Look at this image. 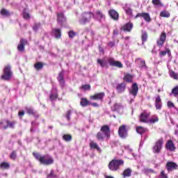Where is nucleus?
<instances>
[{
    "label": "nucleus",
    "mask_w": 178,
    "mask_h": 178,
    "mask_svg": "<svg viewBox=\"0 0 178 178\" xmlns=\"http://www.w3.org/2000/svg\"><path fill=\"white\" fill-rule=\"evenodd\" d=\"M33 155L34 158L41 163V165H46V166H48L49 165H52L54 163V158L52 156L45 154L43 156H41L40 153L37 152H33Z\"/></svg>",
    "instance_id": "f257e3e1"
},
{
    "label": "nucleus",
    "mask_w": 178,
    "mask_h": 178,
    "mask_svg": "<svg viewBox=\"0 0 178 178\" xmlns=\"http://www.w3.org/2000/svg\"><path fill=\"white\" fill-rule=\"evenodd\" d=\"M105 137L111 138V127L107 124L102 126L100 131L96 134L97 141H104Z\"/></svg>",
    "instance_id": "f03ea898"
},
{
    "label": "nucleus",
    "mask_w": 178,
    "mask_h": 178,
    "mask_svg": "<svg viewBox=\"0 0 178 178\" xmlns=\"http://www.w3.org/2000/svg\"><path fill=\"white\" fill-rule=\"evenodd\" d=\"M124 165V161L122 159H114L109 162L108 169H110L111 172H118V170H120V166H123Z\"/></svg>",
    "instance_id": "7ed1b4c3"
},
{
    "label": "nucleus",
    "mask_w": 178,
    "mask_h": 178,
    "mask_svg": "<svg viewBox=\"0 0 178 178\" xmlns=\"http://www.w3.org/2000/svg\"><path fill=\"white\" fill-rule=\"evenodd\" d=\"M13 76L12 66L10 65H6L3 70V74L1 76V79L3 80V81H10Z\"/></svg>",
    "instance_id": "20e7f679"
},
{
    "label": "nucleus",
    "mask_w": 178,
    "mask_h": 178,
    "mask_svg": "<svg viewBox=\"0 0 178 178\" xmlns=\"http://www.w3.org/2000/svg\"><path fill=\"white\" fill-rule=\"evenodd\" d=\"M118 136L120 138H127L129 136V127L126 124L121 125L118 129Z\"/></svg>",
    "instance_id": "39448f33"
},
{
    "label": "nucleus",
    "mask_w": 178,
    "mask_h": 178,
    "mask_svg": "<svg viewBox=\"0 0 178 178\" xmlns=\"http://www.w3.org/2000/svg\"><path fill=\"white\" fill-rule=\"evenodd\" d=\"M162 147H163V139L161 138L155 142V144L152 147L154 154H161Z\"/></svg>",
    "instance_id": "423d86ee"
},
{
    "label": "nucleus",
    "mask_w": 178,
    "mask_h": 178,
    "mask_svg": "<svg viewBox=\"0 0 178 178\" xmlns=\"http://www.w3.org/2000/svg\"><path fill=\"white\" fill-rule=\"evenodd\" d=\"M108 63L113 67H118V69L123 68V64L119 60H115V58L110 57L107 59Z\"/></svg>",
    "instance_id": "0eeeda50"
},
{
    "label": "nucleus",
    "mask_w": 178,
    "mask_h": 178,
    "mask_svg": "<svg viewBox=\"0 0 178 178\" xmlns=\"http://www.w3.org/2000/svg\"><path fill=\"white\" fill-rule=\"evenodd\" d=\"M166 42V32L163 31L159 36V38L156 40V44L157 47L159 48H162L163 47V44Z\"/></svg>",
    "instance_id": "6e6552de"
},
{
    "label": "nucleus",
    "mask_w": 178,
    "mask_h": 178,
    "mask_svg": "<svg viewBox=\"0 0 178 178\" xmlns=\"http://www.w3.org/2000/svg\"><path fill=\"white\" fill-rule=\"evenodd\" d=\"M165 169L169 173L170 172H173V170H177L178 165L175 162L168 161L165 164Z\"/></svg>",
    "instance_id": "1a4fd4ad"
},
{
    "label": "nucleus",
    "mask_w": 178,
    "mask_h": 178,
    "mask_svg": "<svg viewBox=\"0 0 178 178\" xmlns=\"http://www.w3.org/2000/svg\"><path fill=\"white\" fill-rule=\"evenodd\" d=\"M151 116V113H147L144 111L139 115V122L140 123H148V118Z\"/></svg>",
    "instance_id": "9d476101"
},
{
    "label": "nucleus",
    "mask_w": 178,
    "mask_h": 178,
    "mask_svg": "<svg viewBox=\"0 0 178 178\" xmlns=\"http://www.w3.org/2000/svg\"><path fill=\"white\" fill-rule=\"evenodd\" d=\"M105 97V92H102L96 93L93 95L90 96V99L92 101H102Z\"/></svg>",
    "instance_id": "9b49d317"
},
{
    "label": "nucleus",
    "mask_w": 178,
    "mask_h": 178,
    "mask_svg": "<svg viewBox=\"0 0 178 178\" xmlns=\"http://www.w3.org/2000/svg\"><path fill=\"white\" fill-rule=\"evenodd\" d=\"M138 17H143L147 23L151 22V16L148 13H139L135 16V19H138Z\"/></svg>",
    "instance_id": "f8f14e48"
},
{
    "label": "nucleus",
    "mask_w": 178,
    "mask_h": 178,
    "mask_svg": "<svg viewBox=\"0 0 178 178\" xmlns=\"http://www.w3.org/2000/svg\"><path fill=\"white\" fill-rule=\"evenodd\" d=\"M27 44H29V42L27 41V40L21 38L19 41V44L17 46L18 51L19 52H24V49H25L24 46L27 45Z\"/></svg>",
    "instance_id": "ddd939ff"
},
{
    "label": "nucleus",
    "mask_w": 178,
    "mask_h": 178,
    "mask_svg": "<svg viewBox=\"0 0 178 178\" xmlns=\"http://www.w3.org/2000/svg\"><path fill=\"white\" fill-rule=\"evenodd\" d=\"M165 149H168V151H171V152H174V151H176V146H175V143H173V140H169L167 141L165 145Z\"/></svg>",
    "instance_id": "4468645a"
},
{
    "label": "nucleus",
    "mask_w": 178,
    "mask_h": 178,
    "mask_svg": "<svg viewBox=\"0 0 178 178\" xmlns=\"http://www.w3.org/2000/svg\"><path fill=\"white\" fill-rule=\"evenodd\" d=\"M129 94L133 97H137V94H138V85L137 83L132 84L131 88L129 90Z\"/></svg>",
    "instance_id": "2eb2a0df"
},
{
    "label": "nucleus",
    "mask_w": 178,
    "mask_h": 178,
    "mask_svg": "<svg viewBox=\"0 0 178 178\" xmlns=\"http://www.w3.org/2000/svg\"><path fill=\"white\" fill-rule=\"evenodd\" d=\"M108 15L113 20L118 22L119 20V13L115 10L114 9H111L108 10Z\"/></svg>",
    "instance_id": "dca6fc26"
},
{
    "label": "nucleus",
    "mask_w": 178,
    "mask_h": 178,
    "mask_svg": "<svg viewBox=\"0 0 178 178\" xmlns=\"http://www.w3.org/2000/svg\"><path fill=\"white\" fill-rule=\"evenodd\" d=\"M58 81H59L60 85L62 88L65 87V72L61 71L57 77Z\"/></svg>",
    "instance_id": "f3484780"
},
{
    "label": "nucleus",
    "mask_w": 178,
    "mask_h": 178,
    "mask_svg": "<svg viewBox=\"0 0 178 178\" xmlns=\"http://www.w3.org/2000/svg\"><path fill=\"white\" fill-rule=\"evenodd\" d=\"M132 29L133 24L131 22H128L120 28V30L123 31H127V33H130V31H131Z\"/></svg>",
    "instance_id": "a211bd4d"
},
{
    "label": "nucleus",
    "mask_w": 178,
    "mask_h": 178,
    "mask_svg": "<svg viewBox=\"0 0 178 178\" xmlns=\"http://www.w3.org/2000/svg\"><path fill=\"white\" fill-rule=\"evenodd\" d=\"M155 108L157 111L162 109V99H161V96L159 95H157L155 99Z\"/></svg>",
    "instance_id": "6ab92c4d"
},
{
    "label": "nucleus",
    "mask_w": 178,
    "mask_h": 178,
    "mask_svg": "<svg viewBox=\"0 0 178 178\" xmlns=\"http://www.w3.org/2000/svg\"><path fill=\"white\" fill-rule=\"evenodd\" d=\"M116 90L119 94L124 92V91L126 90V83L123 82L117 85Z\"/></svg>",
    "instance_id": "aec40b11"
},
{
    "label": "nucleus",
    "mask_w": 178,
    "mask_h": 178,
    "mask_svg": "<svg viewBox=\"0 0 178 178\" xmlns=\"http://www.w3.org/2000/svg\"><path fill=\"white\" fill-rule=\"evenodd\" d=\"M57 22L58 23H60L61 25L63 24L64 22H66V17H65V14H63V13H57Z\"/></svg>",
    "instance_id": "412c9836"
},
{
    "label": "nucleus",
    "mask_w": 178,
    "mask_h": 178,
    "mask_svg": "<svg viewBox=\"0 0 178 178\" xmlns=\"http://www.w3.org/2000/svg\"><path fill=\"white\" fill-rule=\"evenodd\" d=\"M51 31L52 33H54V37L57 40H59V38L62 37V31L60 30V29H53Z\"/></svg>",
    "instance_id": "4be33fe9"
},
{
    "label": "nucleus",
    "mask_w": 178,
    "mask_h": 178,
    "mask_svg": "<svg viewBox=\"0 0 178 178\" xmlns=\"http://www.w3.org/2000/svg\"><path fill=\"white\" fill-rule=\"evenodd\" d=\"M0 15L4 17H10V16H12V13L6 8H2L0 10Z\"/></svg>",
    "instance_id": "5701e85b"
},
{
    "label": "nucleus",
    "mask_w": 178,
    "mask_h": 178,
    "mask_svg": "<svg viewBox=\"0 0 178 178\" xmlns=\"http://www.w3.org/2000/svg\"><path fill=\"white\" fill-rule=\"evenodd\" d=\"M132 172L133 170L131 168H126L122 173V176L123 178L131 177Z\"/></svg>",
    "instance_id": "b1692460"
},
{
    "label": "nucleus",
    "mask_w": 178,
    "mask_h": 178,
    "mask_svg": "<svg viewBox=\"0 0 178 178\" xmlns=\"http://www.w3.org/2000/svg\"><path fill=\"white\" fill-rule=\"evenodd\" d=\"M89 146H90V149H97V152H102L101 147H99V146H98V143H97L95 142H90L89 143Z\"/></svg>",
    "instance_id": "393cba45"
},
{
    "label": "nucleus",
    "mask_w": 178,
    "mask_h": 178,
    "mask_svg": "<svg viewBox=\"0 0 178 178\" xmlns=\"http://www.w3.org/2000/svg\"><path fill=\"white\" fill-rule=\"evenodd\" d=\"M136 133L140 135H143L144 134V133H147V131H148V129L144 128L143 127L141 126L136 127Z\"/></svg>",
    "instance_id": "a878e982"
},
{
    "label": "nucleus",
    "mask_w": 178,
    "mask_h": 178,
    "mask_svg": "<svg viewBox=\"0 0 178 178\" xmlns=\"http://www.w3.org/2000/svg\"><path fill=\"white\" fill-rule=\"evenodd\" d=\"M95 17L97 20H99V22H101L102 19H105V15L101 10H97L95 13Z\"/></svg>",
    "instance_id": "bb28decb"
},
{
    "label": "nucleus",
    "mask_w": 178,
    "mask_h": 178,
    "mask_svg": "<svg viewBox=\"0 0 178 178\" xmlns=\"http://www.w3.org/2000/svg\"><path fill=\"white\" fill-rule=\"evenodd\" d=\"M7 125L4 126L3 129L4 130H6L8 127L10 129H15V124H16V121H10V120H6Z\"/></svg>",
    "instance_id": "cd10ccee"
},
{
    "label": "nucleus",
    "mask_w": 178,
    "mask_h": 178,
    "mask_svg": "<svg viewBox=\"0 0 178 178\" xmlns=\"http://www.w3.org/2000/svg\"><path fill=\"white\" fill-rule=\"evenodd\" d=\"M22 17L24 19V20H30L31 19V15L29 12H27V10L24 8L22 12Z\"/></svg>",
    "instance_id": "c85d7f7f"
},
{
    "label": "nucleus",
    "mask_w": 178,
    "mask_h": 178,
    "mask_svg": "<svg viewBox=\"0 0 178 178\" xmlns=\"http://www.w3.org/2000/svg\"><path fill=\"white\" fill-rule=\"evenodd\" d=\"M90 102L86 98H81L80 102V105L83 108H86V106H88L90 105Z\"/></svg>",
    "instance_id": "c756f323"
},
{
    "label": "nucleus",
    "mask_w": 178,
    "mask_h": 178,
    "mask_svg": "<svg viewBox=\"0 0 178 178\" xmlns=\"http://www.w3.org/2000/svg\"><path fill=\"white\" fill-rule=\"evenodd\" d=\"M152 3L156 8H162L163 6V3L161 0H152Z\"/></svg>",
    "instance_id": "7c9ffc66"
},
{
    "label": "nucleus",
    "mask_w": 178,
    "mask_h": 178,
    "mask_svg": "<svg viewBox=\"0 0 178 178\" xmlns=\"http://www.w3.org/2000/svg\"><path fill=\"white\" fill-rule=\"evenodd\" d=\"M10 168V164L8 162H2L0 163V169L8 170Z\"/></svg>",
    "instance_id": "2f4dec72"
},
{
    "label": "nucleus",
    "mask_w": 178,
    "mask_h": 178,
    "mask_svg": "<svg viewBox=\"0 0 178 178\" xmlns=\"http://www.w3.org/2000/svg\"><path fill=\"white\" fill-rule=\"evenodd\" d=\"M33 67L35 69V70H37L38 72V71L43 69L44 63H41V62H38V63L34 64Z\"/></svg>",
    "instance_id": "473e14b6"
},
{
    "label": "nucleus",
    "mask_w": 178,
    "mask_h": 178,
    "mask_svg": "<svg viewBox=\"0 0 178 178\" xmlns=\"http://www.w3.org/2000/svg\"><path fill=\"white\" fill-rule=\"evenodd\" d=\"M166 54L168 56H172V53L170 52V49H165V51H162L159 53L160 56H166Z\"/></svg>",
    "instance_id": "72a5a7b5"
},
{
    "label": "nucleus",
    "mask_w": 178,
    "mask_h": 178,
    "mask_svg": "<svg viewBox=\"0 0 178 178\" xmlns=\"http://www.w3.org/2000/svg\"><path fill=\"white\" fill-rule=\"evenodd\" d=\"M123 79L127 83H131L133 81V76L130 74H127Z\"/></svg>",
    "instance_id": "f704fd0d"
},
{
    "label": "nucleus",
    "mask_w": 178,
    "mask_h": 178,
    "mask_svg": "<svg viewBox=\"0 0 178 178\" xmlns=\"http://www.w3.org/2000/svg\"><path fill=\"white\" fill-rule=\"evenodd\" d=\"M160 17H170V13H169L168 10H162L160 13Z\"/></svg>",
    "instance_id": "c9c22d12"
},
{
    "label": "nucleus",
    "mask_w": 178,
    "mask_h": 178,
    "mask_svg": "<svg viewBox=\"0 0 178 178\" xmlns=\"http://www.w3.org/2000/svg\"><path fill=\"white\" fill-rule=\"evenodd\" d=\"M26 113L28 115H31L32 116H35V115H37V111H35L33 108H27Z\"/></svg>",
    "instance_id": "e433bc0d"
},
{
    "label": "nucleus",
    "mask_w": 178,
    "mask_h": 178,
    "mask_svg": "<svg viewBox=\"0 0 178 178\" xmlns=\"http://www.w3.org/2000/svg\"><path fill=\"white\" fill-rule=\"evenodd\" d=\"M159 122V118L157 115H153L149 120V122L152 123L153 124L154 123H158Z\"/></svg>",
    "instance_id": "4c0bfd02"
},
{
    "label": "nucleus",
    "mask_w": 178,
    "mask_h": 178,
    "mask_svg": "<svg viewBox=\"0 0 178 178\" xmlns=\"http://www.w3.org/2000/svg\"><path fill=\"white\" fill-rule=\"evenodd\" d=\"M40 29H41V22H36L33 24V31L37 33V31H38Z\"/></svg>",
    "instance_id": "58836bf2"
},
{
    "label": "nucleus",
    "mask_w": 178,
    "mask_h": 178,
    "mask_svg": "<svg viewBox=\"0 0 178 178\" xmlns=\"http://www.w3.org/2000/svg\"><path fill=\"white\" fill-rule=\"evenodd\" d=\"M142 44L144 42H147V40H148V33L147 32H143L141 35Z\"/></svg>",
    "instance_id": "ea45409f"
},
{
    "label": "nucleus",
    "mask_w": 178,
    "mask_h": 178,
    "mask_svg": "<svg viewBox=\"0 0 178 178\" xmlns=\"http://www.w3.org/2000/svg\"><path fill=\"white\" fill-rule=\"evenodd\" d=\"M72 135L70 134H64L63 136V140H64V141H66L67 143H69V141H72Z\"/></svg>",
    "instance_id": "a19ab883"
},
{
    "label": "nucleus",
    "mask_w": 178,
    "mask_h": 178,
    "mask_svg": "<svg viewBox=\"0 0 178 178\" xmlns=\"http://www.w3.org/2000/svg\"><path fill=\"white\" fill-rule=\"evenodd\" d=\"M58 97H59V95L58 94V92L56 93H51L49 95V99L50 101H55L56 99H58Z\"/></svg>",
    "instance_id": "79ce46f5"
},
{
    "label": "nucleus",
    "mask_w": 178,
    "mask_h": 178,
    "mask_svg": "<svg viewBox=\"0 0 178 178\" xmlns=\"http://www.w3.org/2000/svg\"><path fill=\"white\" fill-rule=\"evenodd\" d=\"M120 108H122V105L118 103H115L113 107H112V110L114 112H116V111H119L120 109Z\"/></svg>",
    "instance_id": "37998d69"
},
{
    "label": "nucleus",
    "mask_w": 178,
    "mask_h": 178,
    "mask_svg": "<svg viewBox=\"0 0 178 178\" xmlns=\"http://www.w3.org/2000/svg\"><path fill=\"white\" fill-rule=\"evenodd\" d=\"M124 12L129 16H133V10L130 7H127L124 8Z\"/></svg>",
    "instance_id": "c03bdc74"
},
{
    "label": "nucleus",
    "mask_w": 178,
    "mask_h": 178,
    "mask_svg": "<svg viewBox=\"0 0 178 178\" xmlns=\"http://www.w3.org/2000/svg\"><path fill=\"white\" fill-rule=\"evenodd\" d=\"M170 76L174 80H178V74L175 71L170 72Z\"/></svg>",
    "instance_id": "a18cd8bd"
},
{
    "label": "nucleus",
    "mask_w": 178,
    "mask_h": 178,
    "mask_svg": "<svg viewBox=\"0 0 178 178\" xmlns=\"http://www.w3.org/2000/svg\"><path fill=\"white\" fill-rule=\"evenodd\" d=\"M97 63L101 66V67H105L106 66V62L102 59L97 60Z\"/></svg>",
    "instance_id": "49530a36"
},
{
    "label": "nucleus",
    "mask_w": 178,
    "mask_h": 178,
    "mask_svg": "<svg viewBox=\"0 0 178 178\" xmlns=\"http://www.w3.org/2000/svg\"><path fill=\"white\" fill-rule=\"evenodd\" d=\"M87 22H88V19L87 17H83L82 18H81L79 19V24L81 26L86 24V23H87Z\"/></svg>",
    "instance_id": "de8ad7c7"
},
{
    "label": "nucleus",
    "mask_w": 178,
    "mask_h": 178,
    "mask_svg": "<svg viewBox=\"0 0 178 178\" xmlns=\"http://www.w3.org/2000/svg\"><path fill=\"white\" fill-rule=\"evenodd\" d=\"M81 88H82V90H84V91H90V90H91V86H90V84H85L83 85Z\"/></svg>",
    "instance_id": "09e8293b"
},
{
    "label": "nucleus",
    "mask_w": 178,
    "mask_h": 178,
    "mask_svg": "<svg viewBox=\"0 0 178 178\" xmlns=\"http://www.w3.org/2000/svg\"><path fill=\"white\" fill-rule=\"evenodd\" d=\"M56 177H58V176L56 175V174H55L53 170H51L50 171V173L47 175V178H56Z\"/></svg>",
    "instance_id": "8fccbe9b"
},
{
    "label": "nucleus",
    "mask_w": 178,
    "mask_h": 178,
    "mask_svg": "<svg viewBox=\"0 0 178 178\" xmlns=\"http://www.w3.org/2000/svg\"><path fill=\"white\" fill-rule=\"evenodd\" d=\"M76 35H77V33H76V32H74V31H70L68 32V37L70 38H74V37H76Z\"/></svg>",
    "instance_id": "3c124183"
},
{
    "label": "nucleus",
    "mask_w": 178,
    "mask_h": 178,
    "mask_svg": "<svg viewBox=\"0 0 178 178\" xmlns=\"http://www.w3.org/2000/svg\"><path fill=\"white\" fill-rule=\"evenodd\" d=\"M172 94L175 95V97L178 95V86H175L174 88L172 89L171 91Z\"/></svg>",
    "instance_id": "603ef678"
},
{
    "label": "nucleus",
    "mask_w": 178,
    "mask_h": 178,
    "mask_svg": "<svg viewBox=\"0 0 178 178\" xmlns=\"http://www.w3.org/2000/svg\"><path fill=\"white\" fill-rule=\"evenodd\" d=\"M17 155L16 154V151H13L10 155V159L15 161L17 158Z\"/></svg>",
    "instance_id": "864d4df0"
},
{
    "label": "nucleus",
    "mask_w": 178,
    "mask_h": 178,
    "mask_svg": "<svg viewBox=\"0 0 178 178\" xmlns=\"http://www.w3.org/2000/svg\"><path fill=\"white\" fill-rule=\"evenodd\" d=\"M167 106L168 108H176V106H175V104L173 102H172V101H168L167 102Z\"/></svg>",
    "instance_id": "5fc2aeb1"
},
{
    "label": "nucleus",
    "mask_w": 178,
    "mask_h": 178,
    "mask_svg": "<svg viewBox=\"0 0 178 178\" xmlns=\"http://www.w3.org/2000/svg\"><path fill=\"white\" fill-rule=\"evenodd\" d=\"M161 178H169L168 174L165 173V171L162 170L160 174Z\"/></svg>",
    "instance_id": "6e6d98bb"
},
{
    "label": "nucleus",
    "mask_w": 178,
    "mask_h": 178,
    "mask_svg": "<svg viewBox=\"0 0 178 178\" xmlns=\"http://www.w3.org/2000/svg\"><path fill=\"white\" fill-rule=\"evenodd\" d=\"M145 173H146V174L155 173V171L151 168H146V169H145Z\"/></svg>",
    "instance_id": "4d7b16f0"
},
{
    "label": "nucleus",
    "mask_w": 178,
    "mask_h": 178,
    "mask_svg": "<svg viewBox=\"0 0 178 178\" xmlns=\"http://www.w3.org/2000/svg\"><path fill=\"white\" fill-rule=\"evenodd\" d=\"M70 115H72V111H68L66 113V118L67 119V120H70Z\"/></svg>",
    "instance_id": "13d9d810"
},
{
    "label": "nucleus",
    "mask_w": 178,
    "mask_h": 178,
    "mask_svg": "<svg viewBox=\"0 0 178 178\" xmlns=\"http://www.w3.org/2000/svg\"><path fill=\"white\" fill-rule=\"evenodd\" d=\"M140 66L141 67H147V65L145 64V60H140Z\"/></svg>",
    "instance_id": "bf43d9fd"
},
{
    "label": "nucleus",
    "mask_w": 178,
    "mask_h": 178,
    "mask_svg": "<svg viewBox=\"0 0 178 178\" xmlns=\"http://www.w3.org/2000/svg\"><path fill=\"white\" fill-rule=\"evenodd\" d=\"M24 115V110L18 112V116L22 119L23 118V115Z\"/></svg>",
    "instance_id": "052dcab7"
},
{
    "label": "nucleus",
    "mask_w": 178,
    "mask_h": 178,
    "mask_svg": "<svg viewBox=\"0 0 178 178\" xmlns=\"http://www.w3.org/2000/svg\"><path fill=\"white\" fill-rule=\"evenodd\" d=\"M108 47H111V48H112L113 47H115V42H108Z\"/></svg>",
    "instance_id": "680f3d73"
},
{
    "label": "nucleus",
    "mask_w": 178,
    "mask_h": 178,
    "mask_svg": "<svg viewBox=\"0 0 178 178\" xmlns=\"http://www.w3.org/2000/svg\"><path fill=\"white\" fill-rule=\"evenodd\" d=\"M90 105L94 106L95 108H98V104L97 103H90Z\"/></svg>",
    "instance_id": "e2e57ef3"
},
{
    "label": "nucleus",
    "mask_w": 178,
    "mask_h": 178,
    "mask_svg": "<svg viewBox=\"0 0 178 178\" xmlns=\"http://www.w3.org/2000/svg\"><path fill=\"white\" fill-rule=\"evenodd\" d=\"M114 35H118L119 34V31L118 29H115L113 31Z\"/></svg>",
    "instance_id": "0e129e2a"
},
{
    "label": "nucleus",
    "mask_w": 178,
    "mask_h": 178,
    "mask_svg": "<svg viewBox=\"0 0 178 178\" xmlns=\"http://www.w3.org/2000/svg\"><path fill=\"white\" fill-rule=\"evenodd\" d=\"M105 178H115V177H113L111 175H107V176L105 177Z\"/></svg>",
    "instance_id": "69168bd1"
},
{
    "label": "nucleus",
    "mask_w": 178,
    "mask_h": 178,
    "mask_svg": "<svg viewBox=\"0 0 178 178\" xmlns=\"http://www.w3.org/2000/svg\"><path fill=\"white\" fill-rule=\"evenodd\" d=\"M99 51H100V52H102V54H104V49H102V47H100V48H99Z\"/></svg>",
    "instance_id": "338daca9"
},
{
    "label": "nucleus",
    "mask_w": 178,
    "mask_h": 178,
    "mask_svg": "<svg viewBox=\"0 0 178 178\" xmlns=\"http://www.w3.org/2000/svg\"><path fill=\"white\" fill-rule=\"evenodd\" d=\"M89 13V15H92V16H94V13H91V12H90V13Z\"/></svg>",
    "instance_id": "774afa93"
}]
</instances>
